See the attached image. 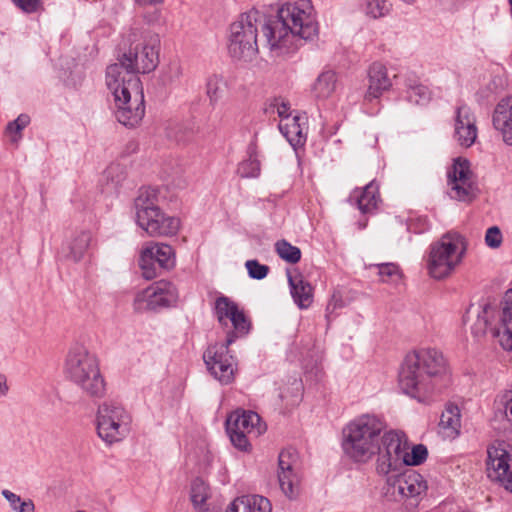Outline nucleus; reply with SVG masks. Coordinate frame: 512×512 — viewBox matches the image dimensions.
<instances>
[{
  "instance_id": "14",
  "label": "nucleus",
  "mask_w": 512,
  "mask_h": 512,
  "mask_svg": "<svg viewBox=\"0 0 512 512\" xmlns=\"http://www.w3.org/2000/svg\"><path fill=\"white\" fill-rule=\"evenodd\" d=\"M409 442L404 432L390 430L383 434L376 460V473L387 474L403 468V459Z\"/></svg>"
},
{
  "instance_id": "9",
  "label": "nucleus",
  "mask_w": 512,
  "mask_h": 512,
  "mask_svg": "<svg viewBox=\"0 0 512 512\" xmlns=\"http://www.w3.org/2000/svg\"><path fill=\"white\" fill-rule=\"evenodd\" d=\"M267 19L257 10L243 13L230 26L228 40V52L237 60L250 61L258 53L257 35L261 27L264 33V25Z\"/></svg>"
},
{
  "instance_id": "20",
  "label": "nucleus",
  "mask_w": 512,
  "mask_h": 512,
  "mask_svg": "<svg viewBox=\"0 0 512 512\" xmlns=\"http://www.w3.org/2000/svg\"><path fill=\"white\" fill-rule=\"evenodd\" d=\"M367 90L364 94L365 102L379 99L392 87V80L388 75L386 66L380 62L372 63L367 72Z\"/></svg>"
},
{
  "instance_id": "27",
  "label": "nucleus",
  "mask_w": 512,
  "mask_h": 512,
  "mask_svg": "<svg viewBox=\"0 0 512 512\" xmlns=\"http://www.w3.org/2000/svg\"><path fill=\"white\" fill-rule=\"evenodd\" d=\"M461 414L456 405H447L442 412L439 422V433L448 439H454L460 434Z\"/></svg>"
},
{
  "instance_id": "11",
  "label": "nucleus",
  "mask_w": 512,
  "mask_h": 512,
  "mask_svg": "<svg viewBox=\"0 0 512 512\" xmlns=\"http://www.w3.org/2000/svg\"><path fill=\"white\" fill-rule=\"evenodd\" d=\"M133 42L128 50L120 58L119 63L110 66L119 67L121 72L133 74L139 77V73H150L159 63L160 38L157 34L146 32L140 37L132 34ZM123 73H121L122 75Z\"/></svg>"
},
{
  "instance_id": "53",
  "label": "nucleus",
  "mask_w": 512,
  "mask_h": 512,
  "mask_svg": "<svg viewBox=\"0 0 512 512\" xmlns=\"http://www.w3.org/2000/svg\"><path fill=\"white\" fill-rule=\"evenodd\" d=\"M136 2L141 6H147L160 4L163 2V0H136Z\"/></svg>"
},
{
  "instance_id": "21",
  "label": "nucleus",
  "mask_w": 512,
  "mask_h": 512,
  "mask_svg": "<svg viewBox=\"0 0 512 512\" xmlns=\"http://www.w3.org/2000/svg\"><path fill=\"white\" fill-rule=\"evenodd\" d=\"M492 124L503 142L512 146V96L501 99L493 112Z\"/></svg>"
},
{
  "instance_id": "19",
  "label": "nucleus",
  "mask_w": 512,
  "mask_h": 512,
  "mask_svg": "<svg viewBox=\"0 0 512 512\" xmlns=\"http://www.w3.org/2000/svg\"><path fill=\"white\" fill-rule=\"evenodd\" d=\"M478 136L476 117L466 104H460L455 109L454 140L464 148L471 147Z\"/></svg>"
},
{
  "instance_id": "47",
  "label": "nucleus",
  "mask_w": 512,
  "mask_h": 512,
  "mask_svg": "<svg viewBox=\"0 0 512 512\" xmlns=\"http://www.w3.org/2000/svg\"><path fill=\"white\" fill-rule=\"evenodd\" d=\"M13 3L25 13H34L41 6V0H13Z\"/></svg>"
},
{
  "instance_id": "30",
  "label": "nucleus",
  "mask_w": 512,
  "mask_h": 512,
  "mask_svg": "<svg viewBox=\"0 0 512 512\" xmlns=\"http://www.w3.org/2000/svg\"><path fill=\"white\" fill-rule=\"evenodd\" d=\"M229 86L227 80L221 75H211L206 82V94L211 105H215L228 92Z\"/></svg>"
},
{
  "instance_id": "36",
  "label": "nucleus",
  "mask_w": 512,
  "mask_h": 512,
  "mask_svg": "<svg viewBox=\"0 0 512 512\" xmlns=\"http://www.w3.org/2000/svg\"><path fill=\"white\" fill-rule=\"evenodd\" d=\"M127 175L126 169L119 163L110 164L104 171V179L106 180L108 189L117 190Z\"/></svg>"
},
{
  "instance_id": "35",
  "label": "nucleus",
  "mask_w": 512,
  "mask_h": 512,
  "mask_svg": "<svg viewBox=\"0 0 512 512\" xmlns=\"http://www.w3.org/2000/svg\"><path fill=\"white\" fill-rule=\"evenodd\" d=\"M160 211V208L147 211L146 213H144L145 216L143 217V219L142 214L136 215V222L138 226L142 228L144 231H146L150 236H154L155 232H160L161 230L166 231L164 228L168 229L169 225H171V221L170 223H168V225H164L162 227L157 224L156 218L159 217ZM172 223L174 222L172 221Z\"/></svg>"
},
{
  "instance_id": "45",
  "label": "nucleus",
  "mask_w": 512,
  "mask_h": 512,
  "mask_svg": "<svg viewBox=\"0 0 512 512\" xmlns=\"http://www.w3.org/2000/svg\"><path fill=\"white\" fill-rule=\"evenodd\" d=\"M498 408H504V414L507 418H512V390H505L500 393L496 400Z\"/></svg>"
},
{
  "instance_id": "54",
  "label": "nucleus",
  "mask_w": 512,
  "mask_h": 512,
  "mask_svg": "<svg viewBox=\"0 0 512 512\" xmlns=\"http://www.w3.org/2000/svg\"><path fill=\"white\" fill-rule=\"evenodd\" d=\"M420 221H423V228L419 232H423L424 230L428 229L429 225L426 218H421Z\"/></svg>"
},
{
  "instance_id": "5",
  "label": "nucleus",
  "mask_w": 512,
  "mask_h": 512,
  "mask_svg": "<svg viewBox=\"0 0 512 512\" xmlns=\"http://www.w3.org/2000/svg\"><path fill=\"white\" fill-rule=\"evenodd\" d=\"M383 419L376 414H362L348 422L342 430L344 454L356 463L368 462L379 450Z\"/></svg>"
},
{
  "instance_id": "8",
  "label": "nucleus",
  "mask_w": 512,
  "mask_h": 512,
  "mask_svg": "<svg viewBox=\"0 0 512 512\" xmlns=\"http://www.w3.org/2000/svg\"><path fill=\"white\" fill-rule=\"evenodd\" d=\"M501 312L497 306L487 301L479 304L477 318L471 330L475 337H482L488 331L497 338L504 350H512V289H509L501 303Z\"/></svg>"
},
{
  "instance_id": "17",
  "label": "nucleus",
  "mask_w": 512,
  "mask_h": 512,
  "mask_svg": "<svg viewBox=\"0 0 512 512\" xmlns=\"http://www.w3.org/2000/svg\"><path fill=\"white\" fill-rule=\"evenodd\" d=\"M178 300L175 285L168 281H157L137 293L134 307L137 311L157 310L174 305Z\"/></svg>"
},
{
  "instance_id": "32",
  "label": "nucleus",
  "mask_w": 512,
  "mask_h": 512,
  "mask_svg": "<svg viewBox=\"0 0 512 512\" xmlns=\"http://www.w3.org/2000/svg\"><path fill=\"white\" fill-rule=\"evenodd\" d=\"M279 486L289 499H294L300 491V475L298 471L278 472Z\"/></svg>"
},
{
  "instance_id": "42",
  "label": "nucleus",
  "mask_w": 512,
  "mask_h": 512,
  "mask_svg": "<svg viewBox=\"0 0 512 512\" xmlns=\"http://www.w3.org/2000/svg\"><path fill=\"white\" fill-rule=\"evenodd\" d=\"M157 219V224L159 226H166L168 225V223H170V221L174 222V223H171V225H169L168 229L167 228H164L166 231H160V232H155L154 233V236H170V235H175L179 228H180V220L176 217H173V216H168L166 215L165 213H163L162 211H160L159 213V217L156 218Z\"/></svg>"
},
{
  "instance_id": "6",
  "label": "nucleus",
  "mask_w": 512,
  "mask_h": 512,
  "mask_svg": "<svg viewBox=\"0 0 512 512\" xmlns=\"http://www.w3.org/2000/svg\"><path fill=\"white\" fill-rule=\"evenodd\" d=\"M66 378L91 397L105 395L106 383L96 355L83 345L71 347L64 363Z\"/></svg>"
},
{
  "instance_id": "56",
  "label": "nucleus",
  "mask_w": 512,
  "mask_h": 512,
  "mask_svg": "<svg viewBox=\"0 0 512 512\" xmlns=\"http://www.w3.org/2000/svg\"><path fill=\"white\" fill-rule=\"evenodd\" d=\"M76 512H85V511H76Z\"/></svg>"
},
{
  "instance_id": "23",
  "label": "nucleus",
  "mask_w": 512,
  "mask_h": 512,
  "mask_svg": "<svg viewBox=\"0 0 512 512\" xmlns=\"http://www.w3.org/2000/svg\"><path fill=\"white\" fill-rule=\"evenodd\" d=\"M349 201L355 203L361 213H373L379 202L377 185L370 182L363 189H355L350 195Z\"/></svg>"
},
{
  "instance_id": "50",
  "label": "nucleus",
  "mask_w": 512,
  "mask_h": 512,
  "mask_svg": "<svg viewBox=\"0 0 512 512\" xmlns=\"http://www.w3.org/2000/svg\"><path fill=\"white\" fill-rule=\"evenodd\" d=\"M2 495L10 503L12 509L15 511L21 501L20 496L7 489L2 490Z\"/></svg>"
},
{
  "instance_id": "48",
  "label": "nucleus",
  "mask_w": 512,
  "mask_h": 512,
  "mask_svg": "<svg viewBox=\"0 0 512 512\" xmlns=\"http://www.w3.org/2000/svg\"><path fill=\"white\" fill-rule=\"evenodd\" d=\"M273 110L276 111L280 118V122H283V120L286 117H293L290 113V105L288 102L275 100V102L272 104Z\"/></svg>"
},
{
  "instance_id": "51",
  "label": "nucleus",
  "mask_w": 512,
  "mask_h": 512,
  "mask_svg": "<svg viewBox=\"0 0 512 512\" xmlns=\"http://www.w3.org/2000/svg\"><path fill=\"white\" fill-rule=\"evenodd\" d=\"M16 512H34L35 506L31 499H27L24 501H20V503L17 506V509H15Z\"/></svg>"
},
{
  "instance_id": "41",
  "label": "nucleus",
  "mask_w": 512,
  "mask_h": 512,
  "mask_svg": "<svg viewBox=\"0 0 512 512\" xmlns=\"http://www.w3.org/2000/svg\"><path fill=\"white\" fill-rule=\"evenodd\" d=\"M30 123V117L20 114L14 121L8 123L6 133L10 135L11 141L17 143L21 138L22 130Z\"/></svg>"
},
{
  "instance_id": "1",
  "label": "nucleus",
  "mask_w": 512,
  "mask_h": 512,
  "mask_svg": "<svg viewBox=\"0 0 512 512\" xmlns=\"http://www.w3.org/2000/svg\"><path fill=\"white\" fill-rule=\"evenodd\" d=\"M316 12L311 0H286L264 25V39L272 56L294 53L301 42L318 35Z\"/></svg>"
},
{
  "instance_id": "13",
  "label": "nucleus",
  "mask_w": 512,
  "mask_h": 512,
  "mask_svg": "<svg viewBox=\"0 0 512 512\" xmlns=\"http://www.w3.org/2000/svg\"><path fill=\"white\" fill-rule=\"evenodd\" d=\"M266 424L251 410H237L226 420V431L234 447L248 451L250 438H257L266 431Z\"/></svg>"
},
{
  "instance_id": "4",
  "label": "nucleus",
  "mask_w": 512,
  "mask_h": 512,
  "mask_svg": "<svg viewBox=\"0 0 512 512\" xmlns=\"http://www.w3.org/2000/svg\"><path fill=\"white\" fill-rule=\"evenodd\" d=\"M119 67L108 66L106 86L113 96L115 116L126 127L138 125L144 117V93L139 77L121 71Z\"/></svg>"
},
{
  "instance_id": "43",
  "label": "nucleus",
  "mask_w": 512,
  "mask_h": 512,
  "mask_svg": "<svg viewBox=\"0 0 512 512\" xmlns=\"http://www.w3.org/2000/svg\"><path fill=\"white\" fill-rule=\"evenodd\" d=\"M245 267L248 271L249 277L256 280L264 279L269 272V267L259 263L257 260H247Z\"/></svg>"
},
{
  "instance_id": "40",
  "label": "nucleus",
  "mask_w": 512,
  "mask_h": 512,
  "mask_svg": "<svg viewBox=\"0 0 512 512\" xmlns=\"http://www.w3.org/2000/svg\"><path fill=\"white\" fill-rule=\"evenodd\" d=\"M278 467V472L298 471V453L291 448L282 450L278 457Z\"/></svg>"
},
{
  "instance_id": "33",
  "label": "nucleus",
  "mask_w": 512,
  "mask_h": 512,
  "mask_svg": "<svg viewBox=\"0 0 512 512\" xmlns=\"http://www.w3.org/2000/svg\"><path fill=\"white\" fill-rule=\"evenodd\" d=\"M92 240L89 231H80L75 234L69 243V258L73 261H80L87 252Z\"/></svg>"
},
{
  "instance_id": "38",
  "label": "nucleus",
  "mask_w": 512,
  "mask_h": 512,
  "mask_svg": "<svg viewBox=\"0 0 512 512\" xmlns=\"http://www.w3.org/2000/svg\"><path fill=\"white\" fill-rule=\"evenodd\" d=\"M403 459L404 466L421 465L428 457L427 447L423 444L414 445L412 448H406Z\"/></svg>"
},
{
  "instance_id": "46",
  "label": "nucleus",
  "mask_w": 512,
  "mask_h": 512,
  "mask_svg": "<svg viewBox=\"0 0 512 512\" xmlns=\"http://www.w3.org/2000/svg\"><path fill=\"white\" fill-rule=\"evenodd\" d=\"M378 268V274L384 282L388 281L390 278L400 276L398 266L393 263L379 264Z\"/></svg>"
},
{
  "instance_id": "12",
  "label": "nucleus",
  "mask_w": 512,
  "mask_h": 512,
  "mask_svg": "<svg viewBox=\"0 0 512 512\" xmlns=\"http://www.w3.org/2000/svg\"><path fill=\"white\" fill-rule=\"evenodd\" d=\"M97 433L108 444L121 441L130 432L129 413L114 402H104L97 410Z\"/></svg>"
},
{
  "instance_id": "3",
  "label": "nucleus",
  "mask_w": 512,
  "mask_h": 512,
  "mask_svg": "<svg viewBox=\"0 0 512 512\" xmlns=\"http://www.w3.org/2000/svg\"><path fill=\"white\" fill-rule=\"evenodd\" d=\"M443 354L433 348L408 353L399 370L401 390L420 403L428 404L439 390V381L446 373Z\"/></svg>"
},
{
  "instance_id": "29",
  "label": "nucleus",
  "mask_w": 512,
  "mask_h": 512,
  "mask_svg": "<svg viewBox=\"0 0 512 512\" xmlns=\"http://www.w3.org/2000/svg\"><path fill=\"white\" fill-rule=\"evenodd\" d=\"M136 215L142 214V218L145 216L144 213L154 209H158V193L152 188H141L139 194L134 202Z\"/></svg>"
},
{
  "instance_id": "44",
  "label": "nucleus",
  "mask_w": 512,
  "mask_h": 512,
  "mask_svg": "<svg viewBox=\"0 0 512 512\" xmlns=\"http://www.w3.org/2000/svg\"><path fill=\"white\" fill-rule=\"evenodd\" d=\"M503 236L501 230L497 226L489 227L485 234V243L489 248L497 249L501 246Z\"/></svg>"
},
{
  "instance_id": "24",
  "label": "nucleus",
  "mask_w": 512,
  "mask_h": 512,
  "mask_svg": "<svg viewBox=\"0 0 512 512\" xmlns=\"http://www.w3.org/2000/svg\"><path fill=\"white\" fill-rule=\"evenodd\" d=\"M292 298L300 309H307L313 302V288L300 274L287 273Z\"/></svg>"
},
{
  "instance_id": "49",
  "label": "nucleus",
  "mask_w": 512,
  "mask_h": 512,
  "mask_svg": "<svg viewBox=\"0 0 512 512\" xmlns=\"http://www.w3.org/2000/svg\"><path fill=\"white\" fill-rule=\"evenodd\" d=\"M342 306H343V301L341 299V296L337 293H334L326 306V317L329 318L330 315L336 309L341 308Z\"/></svg>"
},
{
  "instance_id": "26",
  "label": "nucleus",
  "mask_w": 512,
  "mask_h": 512,
  "mask_svg": "<svg viewBox=\"0 0 512 512\" xmlns=\"http://www.w3.org/2000/svg\"><path fill=\"white\" fill-rule=\"evenodd\" d=\"M338 75L334 70L322 71L312 85V95L317 100H326L337 91Z\"/></svg>"
},
{
  "instance_id": "15",
  "label": "nucleus",
  "mask_w": 512,
  "mask_h": 512,
  "mask_svg": "<svg viewBox=\"0 0 512 512\" xmlns=\"http://www.w3.org/2000/svg\"><path fill=\"white\" fill-rule=\"evenodd\" d=\"M448 195L451 199L470 202L476 197L477 186L466 159L454 160L447 172Z\"/></svg>"
},
{
  "instance_id": "22",
  "label": "nucleus",
  "mask_w": 512,
  "mask_h": 512,
  "mask_svg": "<svg viewBox=\"0 0 512 512\" xmlns=\"http://www.w3.org/2000/svg\"><path fill=\"white\" fill-rule=\"evenodd\" d=\"M306 117L303 115H294L286 117L283 122H279V130L287 141L293 146L303 145L306 141Z\"/></svg>"
},
{
  "instance_id": "31",
  "label": "nucleus",
  "mask_w": 512,
  "mask_h": 512,
  "mask_svg": "<svg viewBox=\"0 0 512 512\" xmlns=\"http://www.w3.org/2000/svg\"><path fill=\"white\" fill-rule=\"evenodd\" d=\"M238 174L243 178H257L261 172L259 153L255 146L248 149V158L238 165Z\"/></svg>"
},
{
  "instance_id": "39",
  "label": "nucleus",
  "mask_w": 512,
  "mask_h": 512,
  "mask_svg": "<svg viewBox=\"0 0 512 512\" xmlns=\"http://www.w3.org/2000/svg\"><path fill=\"white\" fill-rule=\"evenodd\" d=\"M275 249L278 256L291 263L295 264L301 259V251L298 247L291 245L286 240H280L275 244Z\"/></svg>"
},
{
  "instance_id": "25",
  "label": "nucleus",
  "mask_w": 512,
  "mask_h": 512,
  "mask_svg": "<svg viewBox=\"0 0 512 512\" xmlns=\"http://www.w3.org/2000/svg\"><path fill=\"white\" fill-rule=\"evenodd\" d=\"M268 498L261 495H244L236 498L226 512H271Z\"/></svg>"
},
{
  "instance_id": "52",
  "label": "nucleus",
  "mask_w": 512,
  "mask_h": 512,
  "mask_svg": "<svg viewBox=\"0 0 512 512\" xmlns=\"http://www.w3.org/2000/svg\"><path fill=\"white\" fill-rule=\"evenodd\" d=\"M9 387L7 384V378L5 375L0 374V396H6L8 393Z\"/></svg>"
},
{
  "instance_id": "37",
  "label": "nucleus",
  "mask_w": 512,
  "mask_h": 512,
  "mask_svg": "<svg viewBox=\"0 0 512 512\" xmlns=\"http://www.w3.org/2000/svg\"><path fill=\"white\" fill-rule=\"evenodd\" d=\"M408 102L416 105L427 104L431 99V91L421 83L410 84L406 91Z\"/></svg>"
},
{
  "instance_id": "2",
  "label": "nucleus",
  "mask_w": 512,
  "mask_h": 512,
  "mask_svg": "<svg viewBox=\"0 0 512 512\" xmlns=\"http://www.w3.org/2000/svg\"><path fill=\"white\" fill-rule=\"evenodd\" d=\"M213 312L219 325L226 331V339L223 343L209 346L203 354V359L210 373L218 381L229 384L234 379L236 366L234 357L229 354V346L250 332L251 322L244 310L224 295L216 298Z\"/></svg>"
},
{
  "instance_id": "18",
  "label": "nucleus",
  "mask_w": 512,
  "mask_h": 512,
  "mask_svg": "<svg viewBox=\"0 0 512 512\" xmlns=\"http://www.w3.org/2000/svg\"><path fill=\"white\" fill-rule=\"evenodd\" d=\"M487 476L512 492V464L503 443L492 444L487 449Z\"/></svg>"
},
{
  "instance_id": "55",
  "label": "nucleus",
  "mask_w": 512,
  "mask_h": 512,
  "mask_svg": "<svg viewBox=\"0 0 512 512\" xmlns=\"http://www.w3.org/2000/svg\"><path fill=\"white\" fill-rule=\"evenodd\" d=\"M402 1L405 2L406 4L411 5V4L415 3L416 0H402Z\"/></svg>"
},
{
  "instance_id": "10",
  "label": "nucleus",
  "mask_w": 512,
  "mask_h": 512,
  "mask_svg": "<svg viewBox=\"0 0 512 512\" xmlns=\"http://www.w3.org/2000/svg\"><path fill=\"white\" fill-rule=\"evenodd\" d=\"M465 241L458 233L448 232L433 242L425 257V265L430 277L441 280L448 277L462 261Z\"/></svg>"
},
{
  "instance_id": "28",
  "label": "nucleus",
  "mask_w": 512,
  "mask_h": 512,
  "mask_svg": "<svg viewBox=\"0 0 512 512\" xmlns=\"http://www.w3.org/2000/svg\"><path fill=\"white\" fill-rule=\"evenodd\" d=\"M210 487L201 478L192 481L190 487V500L196 512H205L208 510L207 500L210 498Z\"/></svg>"
},
{
  "instance_id": "7",
  "label": "nucleus",
  "mask_w": 512,
  "mask_h": 512,
  "mask_svg": "<svg viewBox=\"0 0 512 512\" xmlns=\"http://www.w3.org/2000/svg\"><path fill=\"white\" fill-rule=\"evenodd\" d=\"M384 478L381 496L387 503L401 505L406 511L415 510L428 490L423 475L412 469L378 474Z\"/></svg>"
},
{
  "instance_id": "16",
  "label": "nucleus",
  "mask_w": 512,
  "mask_h": 512,
  "mask_svg": "<svg viewBox=\"0 0 512 512\" xmlns=\"http://www.w3.org/2000/svg\"><path fill=\"white\" fill-rule=\"evenodd\" d=\"M139 266L145 279H154L159 268L169 270L175 266L174 250L168 244L150 242L141 250Z\"/></svg>"
},
{
  "instance_id": "34",
  "label": "nucleus",
  "mask_w": 512,
  "mask_h": 512,
  "mask_svg": "<svg viewBox=\"0 0 512 512\" xmlns=\"http://www.w3.org/2000/svg\"><path fill=\"white\" fill-rule=\"evenodd\" d=\"M360 7L365 16L373 20L386 17L392 10L387 0H362Z\"/></svg>"
}]
</instances>
